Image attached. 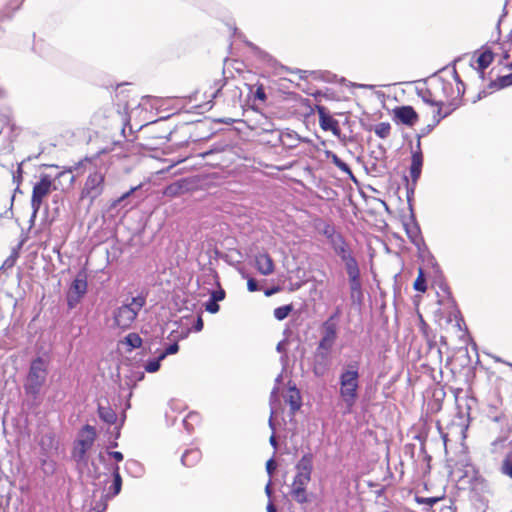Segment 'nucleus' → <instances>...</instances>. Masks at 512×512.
<instances>
[{
	"mask_svg": "<svg viewBox=\"0 0 512 512\" xmlns=\"http://www.w3.org/2000/svg\"><path fill=\"white\" fill-rule=\"evenodd\" d=\"M74 171L78 174H87L79 193V200L87 201L88 206L91 207L106 189L108 167L96 158L85 157L73 166L65 167L56 175V179L69 174V186H72L76 180L75 175L72 174Z\"/></svg>",
	"mask_w": 512,
	"mask_h": 512,
	"instance_id": "1",
	"label": "nucleus"
},
{
	"mask_svg": "<svg viewBox=\"0 0 512 512\" xmlns=\"http://www.w3.org/2000/svg\"><path fill=\"white\" fill-rule=\"evenodd\" d=\"M316 228L326 239L334 254L344 263L348 275L349 286L352 297L355 294L361 295L362 283L361 273L357 259L353 254L350 244L332 223L320 222Z\"/></svg>",
	"mask_w": 512,
	"mask_h": 512,
	"instance_id": "2",
	"label": "nucleus"
},
{
	"mask_svg": "<svg viewBox=\"0 0 512 512\" xmlns=\"http://www.w3.org/2000/svg\"><path fill=\"white\" fill-rule=\"evenodd\" d=\"M464 92V83L456 69H453L445 75L431 79L418 94L425 103L446 104L455 108Z\"/></svg>",
	"mask_w": 512,
	"mask_h": 512,
	"instance_id": "3",
	"label": "nucleus"
},
{
	"mask_svg": "<svg viewBox=\"0 0 512 512\" xmlns=\"http://www.w3.org/2000/svg\"><path fill=\"white\" fill-rule=\"evenodd\" d=\"M313 470V456L308 453L301 457L296 465V475L291 484L290 495L299 504L309 501L307 486L311 481Z\"/></svg>",
	"mask_w": 512,
	"mask_h": 512,
	"instance_id": "4",
	"label": "nucleus"
},
{
	"mask_svg": "<svg viewBox=\"0 0 512 512\" xmlns=\"http://www.w3.org/2000/svg\"><path fill=\"white\" fill-rule=\"evenodd\" d=\"M321 329L322 337L317 346L315 363L313 366V372L317 376H323L327 370L326 363L318 362L317 359L321 358L324 362L328 360L329 354L337 339L338 325L323 322Z\"/></svg>",
	"mask_w": 512,
	"mask_h": 512,
	"instance_id": "5",
	"label": "nucleus"
},
{
	"mask_svg": "<svg viewBox=\"0 0 512 512\" xmlns=\"http://www.w3.org/2000/svg\"><path fill=\"white\" fill-rule=\"evenodd\" d=\"M225 85L226 78L224 77L206 81L189 96L192 107L201 111L210 110L213 100L220 94Z\"/></svg>",
	"mask_w": 512,
	"mask_h": 512,
	"instance_id": "6",
	"label": "nucleus"
},
{
	"mask_svg": "<svg viewBox=\"0 0 512 512\" xmlns=\"http://www.w3.org/2000/svg\"><path fill=\"white\" fill-rule=\"evenodd\" d=\"M359 363L347 364L339 376L340 396L348 407H352L358 397Z\"/></svg>",
	"mask_w": 512,
	"mask_h": 512,
	"instance_id": "7",
	"label": "nucleus"
},
{
	"mask_svg": "<svg viewBox=\"0 0 512 512\" xmlns=\"http://www.w3.org/2000/svg\"><path fill=\"white\" fill-rule=\"evenodd\" d=\"M145 303L144 297L137 296L133 297L129 303L117 307L113 312V326L121 330L129 329Z\"/></svg>",
	"mask_w": 512,
	"mask_h": 512,
	"instance_id": "8",
	"label": "nucleus"
},
{
	"mask_svg": "<svg viewBox=\"0 0 512 512\" xmlns=\"http://www.w3.org/2000/svg\"><path fill=\"white\" fill-rule=\"evenodd\" d=\"M48 375V362L42 357L32 360L25 382L27 394L38 395Z\"/></svg>",
	"mask_w": 512,
	"mask_h": 512,
	"instance_id": "9",
	"label": "nucleus"
},
{
	"mask_svg": "<svg viewBox=\"0 0 512 512\" xmlns=\"http://www.w3.org/2000/svg\"><path fill=\"white\" fill-rule=\"evenodd\" d=\"M56 180V177L53 179L49 174H41L39 180L33 185L30 204L34 215L40 210L49 194L59 189L55 184Z\"/></svg>",
	"mask_w": 512,
	"mask_h": 512,
	"instance_id": "10",
	"label": "nucleus"
},
{
	"mask_svg": "<svg viewBox=\"0 0 512 512\" xmlns=\"http://www.w3.org/2000/svg\"><path fill=\"white\" fill-rule=\"evenodd\" d=\"M96 429L86 424L80 430L77 440L74 442L72 449V457L77 462H82L86 459V454L90 450L96 440Z\"/></svg>",
	"mask_w": 512,
	"mask_h": 512,
	"instance_id": "11",
	"label": "nucleus"
},
{
	"mask_svg": "<svg viewBox=\"0 0 512 512\" xmlns=\"http://www.w3.org/2000/svg\"><path fill=\"white\" fill-rule=\"evenodd\" d=\"M88 282L85 272H79L67 291V305L69 309L75 308L87 293Z\"/></svg>",
	"mask_w": 512,
	"mask_h": 512,
	"instance_id": "12",
	"label": "nucleus"
},
{
	"mask_svg": "<svg viewBox=\"0 0 512 512\" xmlns=\"http://www.w3.org/2000/svg\"><path fill=\"white\" fill-rule=\"evenodd\" d=\"M316 111L319 117L320 128L323 131H330L334 136L339 137L341 129L338 120L335 119L329 110L322 105H316Z\"/></svg>",
	"mask_w": 512,
	"mask_h": 512,
	"instance_id": "13",
	"label": "nucleus"
},
{
	"mask_svg": "<svg viewBox=\"0 0 512 512\" xmlns=\"http://www.w3.org/2000/svg\"><path fill=\"white\" fill-rule=\"evenodd\" d=\"M428 105L424 112V117L429 120V126H436L442 119L447 117L454 107H448L446 104L426 103Z\"/></svg>",
	"mask_w": 512,
	"mask_h": 512,
	"instance_id": "14",
	"label": "nucleus"
},
{
	"mask_svg": "<svg viewBox=\"0 0 512 512\" xmlns=\"http://www.w3.org/2000/svg\"><path fill=\"white\" fill-rule=\"evenodd\" d=\"M307 103L308 99H305L298 94L290 93L282 98L281 107L289 109V114L297 115L302 112V108L306 107Z\"/></svg>",
	"mask_w": 512,
	"mask_h": 512,
	"instance_id": "15",
	"label": "nucleus"
},
{
	"mask_svg": "<svg viewBox=\"0 0 512 512\" xmlns=\"http://www.w3.org/2000/svg\"><path fill=\"white\" fill-rule=\"evenodd\" d=\"M255 268L259 274L269 276L275 271V262L269 253H259L255 255Z\"/></svg>",
	"mask_w": 512,
	"mask_h": 512,
	"instance_id": "16",
	"label": "nucleus"
},
{
	"mask_svg": "<svg viewBox=\"0 0 512 512\" xmlns=\"http://www.w3.org/2000/svg\"><path fill=\"white\" fill-rule=\"evenodd\" d=\"M494 422L501 423L502 427L501 435L491 443V453L496 454L499 452L500 448L504 447V444L511 433V428L509 427L507 419L504 416L495 417Z\"/></svg>",
	"mask_w": 512,
	"mask_h": 512,
	"instance_id": "17",
	"label": "nucleus"
},
{
	"mask_svg": "<svg viewBox=\"0 0 512 512\" xmlns=\"http://www.w3.org/2000/svg\"><path fill=\"white\" fill-rule=\"evenodd\" d=\"M394 117L405 125L412 126L418 120V114L412 106H401L393 110Z\"/></svg>",
	"mask_w": 512,
	"mask_h": 512,
	"instance_id": "18",
	"label": "nucleus"
},
{
	"mask_svg": "<svg viewBox=\"0 0 512 512\" xmlns=\"http://www.w3.org/2000/svg\"><path fill=\"white\" fill-rule=\"evenodd\" d=\"M447 309L449 310V312H448V317L445 320V325L440 323V326L442 328H444V329H447V326L454 321L455 324H453V329L456 332L461 331V324L460 323L463 321V319H462V317L460 315V311L456 307V304H455L454 300H449L448 301Z\"/></svg>",
	"mask_w": 512,
	"mask_h": 512,
	"instance_id": "19",
	"label": "nucleus"
},
{
	"mask_svg": "<svg viewBox=\"0 0 512 512\" xmlns=\"http://www.w3.org/2000/svg\"><path fill=\"white\" fill-rule=\"evenodd\" d=\"M423 166V155L421 152H414L411 157L410 176L415 185L421 175Z\"/></svg>",
	"mask_w": 512,
	"mask_h": 512,
	"instance_id": "20",
	"label": "nucleus"
},
{
	"mask_svg": "<svg viewBox=\"0 0 512 512\" xmlns=\"http://www.w3.org/2000/svg\"><path fill=\"white\" fill-rule=\"evenodd\" d=\"M112 475H113V483L108 488V492L105 495L106 499H111V498L115 497L116 495H118L121 492V489H122V477L120 474L119 465L116 464L112 468Z\"/></svg>",
	"mask_w": 512,
	"mask_h": 512,
	"instance_id": "21",
	"label": "nucleus"
},
{
	"mask_svg": "<svg viewBox=\"0 0 512 512\" xmlns=\"http://www.w3.org/2000/svg\"><path fill=\"white\" fill-rule=\"evenodd\" d=\"M202 452L198 448L186 450L181 458L182 464L188 468H193L200 463Z\"/></svg>",
	"mask_w": 512,
	"mask_h": 512,
	"instance_id": "22",
	"label": "nucleus"
},
{
	"mask_svg": "<svg viewBox=\"0 0 512 512\" xmlns=\"http://www.w3.org/2000/svg\"><path fill=\"white\" fill-rule=\"evenodd\" d=\"M39 446L45 455L49 454L53 449H57V441L52 432L43 434L39 440Z\"/></svg>",
	"mask_w": 512,
	"mask_h": 512,
	"instance_id": "23",
	"label": "nucleus"
},
{
	"mask_svg": "<svg viewBox=\"0 0 512 512\" xmlns=\"http://www.w3.org/2000/svg\"><path fill=\"white\" fill-rule=\"evenodd\" d=\"M187 189V183L185 180H180L177 182H174L170 185H168L164 191L163 194L168 197H177L184 193V191Z\"/></svg>",
	"mask_w": 512,
	"mask_h": 512,
	"instance_id": "24",
	"label": "nucleus"
},
{
	"mask_svg": "<svg viewBox=\"0 0 512 512\" xmlns=\"http://www.w3.org/2000/svg\"><path fill=\"white\" fill-rule=\"evenodd\" d=\"M326 157H327V159H330L331 162L337 168H339L342 172L347 174L350 178L355 179L353 172H352L351 168L349 167V165L347 163H345L344 161H342L335 153H333L332 151H326Z\"/></svg>",
	"mask_w": 512,
	"mask_h": 512,
	"instance_id": "25",
	"label": "nucleus"
},
{
	"mask_svg": "<svg viewBox=\"0 0 512 512\" xmlns=\"http://www.w3.org/2000/svg\"><path fill=\"white\" fill-rule=\"evenodd\" d=\"M98 415L101 420L108 424H114L117 420L115 411L109 406H98Z\"/></svg>",
	"mask_w": 512,
	"mask_h": 512,
	"instance_id": "26",
	"label": "nucleus"
},
{
	"mask_svg": "<svg viewBox=\"0 0 512 512\" xmlns=\"http://www.w3.org/2000/svg\"><path fill=\"white\" fill-rule=\"evenodd\" d=\"M493 60H494V53L490 49H486V50L482 51L477 58L478 68L481 71H484L486 68H488L490 66V64L493 62Z\"/></svg>",
	"mask_w": 512,
	"mask_h": 512,
	"instance_id": "27",
	"label": "nucleus"
},
{
	"mask_svg": "<svg viewBox=\"0 0 512 512\" xmlns=\"http://www.w3.org/2000/svg\"><path fill=\"white\" fill-rule=\"evenodd\" d=\"M287 402L290 405L292 413H295L298 411L301 407V396L299 393V390L294 388H290L289 390V396L287 399Z\"/></svg>",
	"mask_w": 512,
	"mask_h": 512,
	"instance_id": "28",
	"label": "nucleus"
},
{
	"mask_svg": "<svg viewBox=\"0 0 512 512\" xmlns=\"http://www.w3.org/2000/svg\"><path fill=\"white\" fill-rule=\"evenodd\" d=\"M280 143L287 148H294L299 144V137L290 132H283L279 135Z\"/></svg>",
	"mask_w": 512,
	"mask_h": 512,
	"instance_id": "29",
	"label": "nucleus"
},
{
	"mask_svg": "<svg viewBox=\"0 0 512 512\" xmlns=\"http://www.w3.org/2000/svg\"><path fill=\"white\" fill-rule=\"evenodd\" d=\"M146 139L151 140H162L166 138V134H160L157 131V122L152 123L151 125H146L145 130L143 131Z\"/></svg>",
	"mask_w": 512,
	"mask_h": 512,
	"instance_id": "30",
	"label": "nucleus"
},
{
	"mask_svg": "<svg viewBox=\"0 0 512 512\" xmlns=\"http://www.w3.org/2000/svg\"><path fill=\"white\" fill-rule=\"evenodd\" d=\"M413 288L419 292H426L427 284L425 279V273L422 267L418 268V275L413 283Z\"/></svg>",
	"mask_w": 512,
	"mask_h": 512,
	"instance_id": "31",
	"label": "nucleus"
},
{
	"mask_svg": "<svg viewBox=\"0 0 512 512\" xmlns=\"http://www.w3.org/2000/svg\"><path fill=\"white\" fill-rule=\"evenodd\" d=\"M374 132L379 138L386 139L391 133V125L388 122L378 123L374 127Z\"/></svg>",
	"mask_w": 512,
	"mask_h": 512,
	"instance_id": "32",
	"label": "nucleus"
},
{
	"mask_svg": "<svg viewBox=\"0 0 512 512\" xmlns=\"http://www.w3.org/2000/svg\"><path fill=\"white\" fill-rule=\"evenodd\" d=\"M443 497H421V496H415V501L418 504L426 505L428 506L427 512H434L431 510V508L438 503L440 500H442Z\"/></svg>",
	"mask_w": 512,
	"mask_h": 512,
	"instance_id": "33",
	"label": "nucleus"
},
{
	"mask_svg": "<svg viewBox=\"0 0 512 512\" xmlns=\"http://www.w3.org/2000/svg\"><path fill=\"white\" fill-rule=\"evenodd\" d=\"M124 343L129 346L130 350L139 348L142 345V338L137 333H129L125 339Z\"/></svg>",
	"mask_w": 512,
	"mask_h": 512,
	"instance_id": "34",
	"label": "nucleus"
},
{
	"mask_svg": "<svg viewBox=\"0 0 512 512\" xmlns=\"http://www.w3.org/2000/svg\"><path fill=\"white\" fill-rule=\"evenodd\" d=\"M292 310H293L292 304L277 307L274 309V317L277 320L282 321L288 317V315L291 313Z\"/></svg>",
	"mask_w": 512,
	"mask_h": 512,
	"instance_id": "35",
	"label": "nucleus"
},
{
	"mask_svg": "<svg viewBox=\"0 0 512 512\" xmlns=\"http://www.w3.org/2000/svg\"><path fill=\"white\" fill-rule=\"evenodd\" d=\"M200 421V415L197 412H190L186 418L184 419L183 423L187 430L191 431L194 429V423L197 424Z\"/></svg>",
	"mask_w": 512,
	"mask_h": 512,
	"instance_id": "36",
	"label": "nucleus"
},
{
	"mask_svg": "<svg viewBox=\"0 0 512 512\" xmlns=\"http://www.w3.org/2000/svg\"><path fill=\"white\" fill-rule=\"evenodd\" d=\"M501 472L512 479V453H508L501 466Z\"/></svg>",
	"mask_w": 512,
	"mask_h": 512,
	"instance_id": "37",
	"label": "nucleus"
},
{
	"mask_svg": "<svg viewBox=\"0 0 512 512\" xmlns=\"http://www.w3.org/2000/svg\"><path fill=\"white\" fill-rule=\"evenodd\" d=\"M510 85H512V72L508 75L498 77L494 82V86L497 88H505Z\"/></svg>",
	"mask_w": 512,
	"mask_h": 512,
	"instance_id": "38",
	"label": "nucleus"
},
{
	"mask_svg": "<svg viewBox=\"0 0 512 512\" xmlns=\"http://www.w3.org/2000/svg\"><path fill=\"white\" fill-rule=\"evenodd\" d=\"M163 359H160V355L156 358V359H153V360H149L146 365H145V371L148 372V373H155L157 372L159 369H160V362L162 361Z\"/></svg>",
	"mask_w": 512,
	"mask_h": 512,
	"instance_id": "39",
	"label": "nucleus"
},
{
	"mask_svg": "<svg viewBox=\"0 0 512 512\" xmlns=\"http://www.w3.org/2000/svg\"><path fill=\"white\" fill-rule=\"evenodd\" d=\"M179 351V345L178 343H173L171 345H169L163 352H161L159 355H160V359H165L168 355H172V354H175Z\"/></svg>",
	"mask_w": 512,
	"mask_h": 512,
	"instance_id": "40",
	"label": "nucleus"
},
{
	"mask_svg": "<svg viewBox=\"0 0 512 512\" xmlns=\"http://www.w3.org/2000/svg\"><path fill=\"white\" fill-rule=\"evenodd\" d=\"M205 309L206 311H208L209 313L211 314H215L217 313L219 310H220V306L218 304L217 301H215L214 299L210 298L206 303H205Z\"/></svg>",
	"mask_w": 512,
	"mask_h": 512,
	"instance_id": "41",
	"label": "nucleus"
},
{
	"mask_svg": "<svg viewBox=\"0 0 512 512\" xmlns=\"http://www.w3.org/2000/svg\"><path fill=\"white\" fill-rule=\"evenodd\" d=\"M225 295H226V293H225L224 289H222L221 287H219V289H218V290L212 291V293H211V297H210V298H212V299H214L215 301L219 302V301L224 300Z\"/></svg>",
	"mask_w": 512,
	"mask_h": 512,
	"instance_id": "42",
	"label": "nucleus"
},
{
	"mask_svg": "<svg viewBox=\"0 0 512 512\" xmlns=\"http://www.w3.org/2000/svg\"><path fill=\"white\" fill-rule=\"evenodd\" d=\"M254 97L263 102L266 100V98H267L266 93H265L264 87L262 85L257 86V88L254 92Z\"/></svg>",
	"mask_w": 512,
	"mask_h": 512,
	"instance_id": "43",
	"label": "nucleus"
},
{
	"mask_svg": "<svg viewBox=\"0 0 512 512\" xmlns=\"http://www.w3.org/2000/svg\"><path fill=\"white\" fill-rule=\"evenodd\" d=\"M247 289L250 292H255V291L259 290L258 283H257V281L254 278L249 277L247 279Z\"/></svg>",
	"mask_w": 512,
	"mask_h": 512,
	"instance_id": "44",
	"label": "nucleus"
},
{
	"mask_svg": "<svg viewBox=\"0 0 512 512\" xmlns=\"http://www.w3.org/2000/svg\"><path fill=\"white\" fill-rule=\"evenodd\" d=\"M108 500L109 499H106V497L104 496L103 499L94 507L95 512H104L107 509Z\"/></svg>",
	"mask_w": 512,
	"mask_h": 512,
	"instance_id": "45",
	"label": "nucleus"
},
{
	"mask_svg": "<svg viewBox=\"0 0 512 512\" xmlns=\"http://www.w3.org/2000/svg\"><path fill=\"white\" fill-rule=\"evenodd\" d=\"M276 467H277V465H276V462H275L274 459H269L267 461V463H266V470H267V472H268V474L270 476L275 472Z\"/></svg>",
	"mask_w": 512,
	"mask_h": 512,
	"instance_id": "46",
	"label": "nucleus"
},
{
	"mask_svg": "<svg viewBox=\"0 0 512 512\" xmlns=\"http://www.w3.org/2000/svg\"><path fill=\"white\" fill-rule=\"evenodd\" d=\"M340 316V310L337 308L333 314H331L328 319H326L324 322H329L335 325L337 324L338 318Z\"/></svg>",
	"mask_w": 512,
	"mask_h": 512,
	"instance_id": "47",
	"label": "nucleus"
},
{
	"mask_svg": "<svg viewBox=\"0 0 512 512\" xmlns=\"http://www.w3.org/2000/svg\"><path fill=\"white\" fill-rule=\"evenodd\" d=\"M281 290L279 286H273L271 288H268L264 291L265 296L269 297L276 293H278Z\"/></svg>",
	"mask_w": 512,
	"mask_h": 512,
	"instance_id": "48",
	"label": "nucleus"
},
{
	"mask_svg": "<svg viewBox=\"0 0 512 512\" xmlns=\"http://www.w3.org/2000/svg\"><path fill=\"white\" fill-rule=\"evenodd\" d=\"M108 454H109V456L113 457L117 462H121L124 459L123 454L119 451H112V452H109Z\"/></svg>",
	"mask_w": 512,
	"mask_h": 512,
	"instance_id": "49",
	"label": "nucleus"
},
{
	"mask_svg": "<svg viewBox=\"0 0 512 512\" xmlns=\"http://www.w3.org/2000/svg\"><path fill=\"white\" fill-rule=\"evenodd\" d=\"M203 326H204V322H203V319L201 316H198L197 320H196V323L194 325V330L196 332H199L203 329Z\"/></svg>",
	"mask_w": 512,
	"mask_h": 512,
	"instance_id": "50",
	"label": "nucleus"
},
{
	"mask_svg": "<svg viewBox=\"0 0 512 512\" xmlns=\"http://www.w3.org/2000/svg\"><path fill=\"white\" fill-rule=\"evenodd\" d=\"M41 465H42V467H44L45 465H49V466H50V468H51V471H53V470H54V468H55V463H54L53 461L48 462L46 459H43V460L41 461Z\"/></svg>",
	"mask_w": 512,
	"mask_h": 512,
	"instance_id": "51",
	"label": "nucleus"
},
{
	"mask_svg": "<svg viewBox=\"0 0 512 512\" xmlns=\"http://www.w3.org/2000/svg\"><path fill=\"white\" fill-rule=\"evenodd\" d=\"M135 191V188H132L130 191H128L127 193H125L120 199L119 201L125 199L126 197H128L129 195H131L133 192Z\"/></svg>",
	"mask_w": 512,
	"mask_h": 512,
	"instance_id": "52",
	"label": "nucleus"
},
{
	"mask_svg": "<svg viewBox=\"0 0 512 512\" xmlns=\"http://www.w3.org/2000/svg\"><path fill=\"white\" fill-rule=\"evenodd\" d=\"M269 441H270V444H271L272 446H274V447H276V446H277V441H276V438H275V436H274V435H271V437H270V440H269Z\"/></svg>",
	"mask_w": 512,
	"mask_h": 512,
	"instance_id": "53",
	"label": "nucleus"
},
{
	"mask_svg": "<svg viewBox=\"0 0 512 512\" xmlns=\"http://www.w3.org/2000/svg\"><path fill=\"white\" fill-rule=\"evenodd\" d=\"M267 511H268V512H277V511H276V508L274 507V505H273V504H269V505L267 506Z\"/></svg>",
	"mask_w": 512,
	"mask_h": 512,
	"instance_id": "54",
	"label": "nucleus"
},
{
	"mask_svg": "<svg viewBox=\"0 0 512 512\" xmlns=\"http://www.w3.org/2000/svg\"><path fill=\"white\" fill-rule=\"evenodd\" d=\"M121 87H122V85L117 86V93H116L117 97H119L123 93V90H119Z\"/></svg>",
	"mask_w": 512,
	"mask_h": 512,
	"instance_id": "55",
	"label": "nucleus"
},
{
	"mask_svg": "<svg viewBox=\"0 0 512 512\" xmlns=\"http://www.w3.org/2000/svg\"><path fill=\"white\" fill-rule=\"evenodd\" d=\"M420 322H421V327L422 328H426L427 327V324L425 323V321L423 320L422 316H420Z\"/></svg>",
	"mask_w": 512,
	"mask_h": 512,
	"instance_id": "56",
	"label": "nucleus"
},
{
	"mask_svg": "<svg viewBox=\"0 0 512 512\" xmlns=\"http://www.w3.org/2000/svg\"><path fill=\"white\" fill-rule=\"evenodd\" d=\"M129 107V102L128 101H125L124 103V108L127 109Z\"/></svg>",
	"mask_w": 512,
	"mask_h": 512,
	"instance_id": "57",
	"label": "nucleus"
},
{
	"mask_svg": "<svg viewBox=\"0 0 512 512\" xmlns=\"http://www.w3.org/2000/svg\"><path fill=\"white\" fill-rule=\"evenodd\" d=\"M146 145H147V146H153V145H154V143H147Z\"/></svg>",
	"mask_w": 512,
	"mask_h": 512,
	"instance_id": "58",
	"label": "nucleus"
},
{
	"mask_svg": "<svg viewBox=\"0 0 512 512\" xmlns=\"http://www.w3.org/2000/svg\"><path fill=\"white\" fill-rule=\"evenodd\" d=\"M443 439H444V441L446 442L447 435H443Z\"/></svg>",
	"mask_w": 512,
	"mask_h": 512,
	"instance_id": "59",
	"label": "nucleus"
},
{
	"mask_svg": "<svg viewBox=\"0 0 512 512\" xmlns=\"http://www.w3.org/2000/svg\"><path fill=\"white\" fill-rule=\"evenodd\" d=\"M508 67H509L510 69H512V62L508 65Z\"/></svg>",
	"mask_w": 512,
	"mask_h": 512,
	"instance_id": "60",
	"label": "nucleus"
}]
</instances>
